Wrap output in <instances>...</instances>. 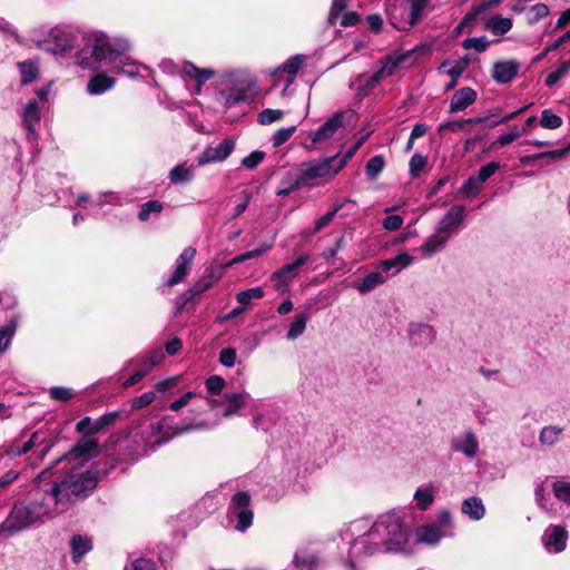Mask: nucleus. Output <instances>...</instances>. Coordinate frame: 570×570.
<instances>
[{"instance_id": "31", "label": "nucleus", "mask_w": 570, "mask_h": 570, "mask_svg": "<svg viewBox=\"0 0 570 570\" xmlns=\"http://www.w3.org/2000/svg\"><path fill=\"white\" fill-rule=\"evenodd\" d=\"M413 262H414V257L413 256H411L406 252H402V253L397 254L393 258H389V259L382 261L380 263V267L384 272H390V271L394 269V274H397L402 269H404V268L409 267L410 265H412Z\"/></svg>"}, {"instance_id": "10", "label": "nucleus", "mask_w": 570, "mask_h": 570, "mask_svg": "<svg viewBox=\"0 0 570 570\" xmlns=\"http://www.w3.org/2000/svg\"><path fill=\"white\" fill-rule=\"evenodd\" d=\"M229 524L239 532H245L253 523L254 512L250 495L245 491L236 492L230 500L227 513Z\"/></svg>"}, {"instance_id": "39", "label": "nucleus", "mask_w": 570, "mask_h": 570, "mask_svg": "<svg viewBox=\"0 0 570 570\" xmlns=\"http://www.w3.org/2000/svg\"><path fill=\"white\" fill-rule=\"evenodd\" d=\"M308 320L309 316L305 312L296 314L294 316L293 322L289 324V328L286 333V338L288 341H295L301 335H303L306 330Z\"/></svg>"}, {"instance_id": "62", "label": "nucleus", "mask_w": 570, "mask_h": 570, "mask_svg": "<svg viewBox=\"0 0 570 570\" xmlns=\"http://www.w3.org/2000/svg\"><path fill=\"white\" fill-rule=\"evenodd\" d=\"M500 166L495 161H491L485 166H482L476 175H473L481 184L487 181L492 175L499 170Z\"/></svg>"}, {"instance_id": "29", "label": "nucleus", "mask_w": 570, "mask_h": 570, "mask_svg": "<svg viewBox=\"0 0 570 570\" xmlns=\"http://www.w3.org/2000/svg\"><path fill=\"white\" fill-rule=\"evenodd\" d=\"M449 238L446 235L441 234L439 230L435 232L428 237V239L422 244L420 250L425 258L431 257L435 253L443 249L448 243Z\"/></svg>"}, {"instance_id": "47", "label": "nucleus", "mask_w": 570, "mask_h": 570, "mask_svg": "<svg viewBox=\"0 0 570 570\" xmlns=\"http://www.w3.org/2000/svg\"><path fill=\"white\" fill-rule=\"evenodd\" d=\"M32 442L33 448L42 446L40 450V456L43 458L52 446V441L48 440V434L43 431H36L29 439Z\"/></svg>"}, {"instance_id": "14", "label": "nucleus", "mask_w": 570, "mask_h": 570, "mask_svg": "<svg viewBox=\"0 0 570 570\" xmlns=\"http://www.w3.org/2000/svg\"><path fill=\"white\" fill-rule=\"evenodd\" d=\"M569 540L568 530L560 524L549 525L541 535V543L548 553L558 554L566 550Z\"/></svg>"}, {"instance_id": "37", "label": "nucleus", "mask_w": 570, "mask_h": 570, "mask_svg": "<svg viewBox=\"0 0 570 570\" xmlns=\"http://www.w3.org/2000/svg\"><path fill=\"white\" fill-rule=\"evenodd\" d=\"M381 81L375 78V72L372 75L362 73L351 83V87L357 92L358 96L365 97L370 90Z\"/></svg>"}, {"instance_id": "32", "label": "nucleus", "mask_w": 570, "mask_h": 570, "mask_svg": "<svg viewBox=\"0 0 570 570\" xmlns=\"http://www.w3.org/2000/svg\"><path fill=\"white\" fill-rule=\"evenodd\" d=\"M294 570H316L318 558L306 549H298L293 559Z\"/></svg>"}, {"instance_id": "5", "label": "nucleus", "mask_w": 570, "mask_h": 570, "mask_svg": "<svg viewBox=\"0 0 570 570\" xmlns=\"http://www.w3.org/2000/svg\"><path fill=\"white\" fill-rule=\"evenodd\" d=\"M216 101L224 108H232L247 97L255 87V81L244 71H228L218 79Z\"/></svg>"}, {"instance_id": "6", "label": "nucleus", "mask_w": 570, "mask_h": 570, "mask_svg": "<svg viewBox=\"0 0 570 570\" xmlns=\"http://www.w3.org/2000/svg\"><path fill=\"white\" fill-rule=\"evenodd\" d=\"M78 35L66 26L39 27L33 30L32 41L38 48L53 55H67L75 48Z\"/></svg>"}, {"instance_id": "26", "label": "nucleus", "mask_w": 570, "mask_h": 570, "mask_svg": "<svg viewBox=\"0 0 570 570\" xmlns=\"http://www.w3.org/2000/svg\"><path fill=\"white\" fill-rule=\"evenodd\" d=\"M41 108L37 100H30L21 112L22 122L28 131V136L36 135V125L40 121Z\"/></svg>"}, {"instance_id": "43", "label": "nucleus", "mask_w": 570, "mask_h": 570, "mask_svg": "<svg viewBox=\"0 0 570 570\" xmlns=\"http://www.w3.org/2000/svg\"><path fill=\"white\" fill-rule=\"evenodd\" d=\"M435 499L434 490L432 487L419 488L414 493V501L416 507L424 511L429 509Z\"/></svg>"}, {"instance_id": "7", "label": "nucleus", "mask_w": 570, "mask_h": 570, "mask_svg": "<svg viewBox=\"0 0 570 570\" xmlns=\"http://www.w3.org/2000/svg\"><path fill=\"white\" fill-rule=\"evenodd\" d=\"M430 0H394L387 7L391 24L397 30H409L419 23L429 7Z\"/></svg>"}, {"instance_id": "64", "label": "nucleus", "mask_w": 570, "mask_h": 570, "mask_svg": "<svg viewBox=\"0 0 570 570\" xmlns=\"http://www.w3.org/2000/svg\"><path fill=\"white\" fill-rule=\"evenodd\" d=\"M125 570H157V566L151 559L138 558L127 564Z\"/></svg>"}, {"instance_id": "56", "label": "nucleus", "mask_w": 570, "mask_h": 570, "mask_svg": "<svg viewBox=\"0 0 570 570\" xmlns=\"http://www.w3.org/2000/svg\"><path fill=\"white\" fill-rule=\"evenodd\" d=\"M296 131V126H289L276 130L272 137L273 146L279 147L285 144Z\"/></svg>"}, {"instance_id": "36", "label": "nucleus", "mask_w": 570, "mask_h": 570, "mask_svg": "<svg viewBox=\"0 0 570 570\" xmlns=\"http://www.w3.org/2000/svg\"><path fill=\"white\" fill-rule=\"evenodd\" d=\"M299 185H303L299 171L289 170L282 178L279 186L276 190V195L287 196L291 191L295 190Z\"/></svg>"}, {"instance_id": "40", "label": "nucleus", "mask_w": 570, "mask_h": 570, "mask_svg": "<svg viewBox=\"0 0 570 570\" xmlns=\"http://www.w3.org/2000/svg\"><path fill=\"white\" fill-rule=\"evenodd\" d=\"M469 66V58L458 61H443L439 67V71L446 73L451 79H459Z\"/></svg>"}, {"instance_id": "20", "label": "nucleus", "mask_w": 570, "mask_h": 570, "mask_svg": "<svg viewBox=\"0 0 570 570\" xmlns=\"http://www.w3.org/2000/svg\"><path fill=\"white\" fill-rule=\"evenodd\" d=\"M465 217V208L462 205L452 206L444 217L439 222L436 230L450 238L462 225Z\"/></svg>"}, {"instance_id": "3", "label": "nucleus", "mask_w": 570, "mask_h": 570, "mask_svg": "<svg viewBox=\"0 0 570 570\" xmlns=\"http://www.w3.org/2000/svg\"><path fill=\"white\" fill-rule=\"evenodd\" d=\"M98 482V473L92 470L85 472H72L60 483H52L47 490V499L53 502L56 511L63 512L69 502L70 495H87Z\"/></svg>"}, {"instance_id": "23", "label": "nucleus", "mask_w": 570, "mask_h": 570, "mask_svg": "<svg viewBox=\"0 0 570 570\" xmlns=\"http://www.w3.org/2000/svg\"><path fill=\"white\" fill-rule=\"evenodd\" d=\"M476 91L470 87L459 89L451 98L449 111L454 114L465 110L476 101Z\"/></svg>"}, {"instance_id": "33", "label": "nucleus", "mask_w": 570, "mask_h": 570, "mask_svg": "<svg viewBox=\"0 0 570 570\" xmlns=\"http://www.w3.org/2000/svg\"><path fill=\"white\" fill-rule=\"evenodd\" d=\"M513 27V21L510 18H504L500 14L492 16L484 24V28L493 36L503 37Z\"/></svg>"}, {"instance_id": "16", "label": "nucleus", "mask_w": 570, "mask_h": 570, "mask_svg": "<svg viewBox=\"0 0 570 570\" xmlns=\"http://www.w3.org/2000/svg\"><path fill=\"white\" fill-rule=\"evenodd\" d=\"M451 449L472 460L478 455L480 443L476 434L471 430L453 436L450 440Z\"/></svg>"}, {"instance_id": "8", "label": "nucleus", "mask_w": 570, "mask_h": 570, "mask_svg": "<svg viewBox=\"0 0 570 570\" xmlns=\"http://www.w3.org/2000/svg\"><path fill=\"white\" fill-rule=\"evenodd\" d=\"M341 170L337 156L327 157L320 161L303 163L298 168L303 186L309 188L330 181Z\"/></svg>"}, {"instance_id": "35", "label": "nucleus", "mask_w": 570, "mask_h": 570, "mask_svg": "<svg viewBox=\"0 0 570 570\" xmlns=\"http://www.w3.org/2000/svg\"><path fill=\"white\" fill-rule=\"evenodd\" d=\"M115 83V78L106 73H98L89 80L87 90L90 95H100L111 89Z\"/></svg>"}, {"instance_id": "45", "label": "nucleus", "mask_w": 570, "mask_h": 570, "mask_svg": "<svg viewBox=\"0 0 570 570\" xmlns=\"http://www.w3.org/2000/svg\"><path fill=\"white\" fill-rule=\"evenodd\" d=\"M482 189V184L471 176L459 189V195L466 199H472L478 196Z\"/></svg>"}, {"instance_id": "25", "label": "nucleus", "mask_w": 570, "mask_h": 570, "mask_svg": "<svg viewBox=\"0 0 570 570\" xmlns=\"http://www.w3.org/2000/svg\"><path fill=\"white\" fill-rule=\"evenodd\" d=\"M111 65V72L115 73H122L126 75L129 78H135L140 73L141 69H147L146 66L139 63L138 61L134 60L128 56V52L121 55L117 62L110 63Z\"/></svg>"}, {"instance_id": "30", "label": "nucleus", "mask_w": 570, "mask_h": 570, "mask_svg": "<svg viewBox=\"0 0 570 570\" xmlns=\"http://www.w3.org/2000/svg\"><path fill=\"white\" fill-rule=\"evenodd\" d=\"M195 177V166L187 163L175 166L168 175L171 184L184 185L190 183Z\"/></svg>"}, {"instance_id": "44", "label": "nucleus", "mask_w": 570, "mask_h": 570, "mask_svg": "<svg viewBox=\"0 0 570 570\" xmlns=\"http://www.w3.org/2000/svg\"><path fill=\"white\" fill-rule=\"evenodd\" d=\"M384 167L385 158L382 155H376L372 157L365 166V173L367 178L371 180L376 179L383 171Z\"/></svg>"}, {"instance_id": "18", "label": "nucleus", "mask_w": 570, "mask_h": 570, "mask_svg": "<svg viewBox=\"0 0 570 570\" xmlns=\"http://www.w3.org/2000/svg\"><path fill=\"white\" fill-rule=\"evenodd\" d=\"M308 255H301L295 262L284 265L279 271L275 272L272 276L276 281V289L285 292L289 282L296 278L299 274V268L309 262Z\"/></svg>"}, {"instance_id": "57", "label": "nucleus", "mask_w": 570, "mask_h": 570, "mask_svg": "<svg viewBox=\"0 0 570 570\" xmlns=\"http://www.w3.org/2000/svg\"><path fill=\"white\" fill-rule=\"evenodd\" d=\"M527 134V130L525 129H519L518 127H514L512 131L508 132V134H504L502 136H500L494 142H493V146L494 147H503V146H507L511 142H513L514 140H517L519 137H521L522 135Z\"/></svg>"}, {"instance_id": "1", "label": "nucleus", "mask_w": 570, "mask_h": 570, "mask_svg": "<svg viewBox=\"0 0 570 570\" xmlns=\"http://www.w3.org/2000/svg\"><path fill=\"white\" fill-rule=\"evenodd\" d=\"M341 538L348 544L344 570H362L361 560L382 553H396L405 549L409 533L403 518L395 511L379 515L374 521L360 518L345 524Z\"/></svg>"}, {"instance_id": "59", "label": "nucleus", "mask_w": 570, "mask_h": 570, "mask_svg": "<svg viewBox=\"0 0 570 570\" xmlns=\"http://www.w3.org/2000/svg\"><path fill=\"white\" fill-rule=\"evenodd\" d=\"M117 416H118V414L116 412H110V413H107V414L100 416L97 421H95L92 423V425L90 428V433L91 434L98 433L104 428L112 424L116 421Z\"/></svg>"}, {"instance_id": "42", "label": "nucleus", "mask_w": 570, "mask_h": 570, "mask_svg": "<svg viewBox=\"0 0 570 570\" xmlns=\"http://www.w3.org/2000/svg\"><path fill=\"white\" fill-rule=\"evenodd\" d=\"M563 433V428L558 425H548L544 426L540 434L539 441L544 446H553L561 440Z\"/></svg>"}, {"instance_id": "12", "label": "nucleus", "mask_w": 570, "mask_h": 570, "mask_svg": "<svg viewBox=\"0 0 570 570\" xmlns=\"http://www.w3.org/2000/svg\"><path fill=\"white\" fill-rule=\"evenodd\" d=\"M430 50V47L426 45L416 47L405 53L397 56H385L380 60V67L375 71V78L383 80L387 77H391L395 73L399 67L405 62L407 59L412 58L414 55H424Z\"/></svg>"}, {"instance_id": "24", "label": "nucleus", "mask_w": 570, "mask_h": 570, "mask_svg": "<svg viewBox=\"0 0 570 570\" xmlns=\"http://www.w3.org/2000/svg\"><path fill=\"white\" fill-rule=\"evenodd\" d=\"M520 65L514 60L497 61L492 68V78L499 83H508L517 76Z\"/></svg>"}, {"instance_id": "46", "label": "nucleus", "mask_w": 570, "mask_h": 570, "mask_svg": "<svg viewBox=\"0 0 570 570\" xmlns=\"http://www.w3.org/2000/svg\"><path fill=\"white\" fill-rule=\"evenodd\" d=\"M553 495L567 504H570V480H557L552 484Z\"/></svg>"}, {"instance_id": "61", "label": "nucleus", "mask_w": 570, "mask_h": 570, "mask_svg": "<svg viewBox=\"0 0 570 570\" xmlns=\"http://www.w3.org/2000/svg\"><path fill=\"white\" fill-rule=\"evenodd\" d=\"M215 282L213 274L205 275L203 278L197 281L191 287L190 293L194 295H199L205 291L209 289Z\"/></svg>"}, {"instance_id": "54", "label": "nucleus", "mask_w": 570, "mask_h": 570, "mask_svg": "<svg viewBox=\"0 0 570 570\" xmlns=\"http://www.w3.org/2000/svg\"><path fill=\"white\" fill-rule=\"evenodd\" d=\"M540 125L547 129H557L561 127L562 119L549 109H544L541 114Z\"/></svg>"}, {"instance_id": "34", "label": "nucleus", "mask_w": 570, "mask_h": 570, "mask_svg": "<svg viewBox=\"0 0 570 570\" xmlns=\"http://www.w3.org/2000/svg\"><path fill=\"white\" fill-rule=\"evenodd\" d=\"M70 548L73 562H79L81 558L92 549V541L87 535L75 534L70 540Z\"/></svg>"}, {"instance_id": "21", "label": "nucleus", "mask_w": 570, "mask_h": 570, "mask_svg": "<svg viewBox=\"0 0 570 570\" xmlns=\"http://www.w3.org/2000/svg\"><path fill=\"white\" fill-rule=\"evenodd\" d=\"M99 452V444L95 439L82 438L67 452L63 458L59 459V461H71L78 459L87 461L98 455Z\"/></svg>"}, {"instance_id": "55", "label": "nucleus", "mask_w": 570, "mask_h": 570, "mask_svg": "<svg viewBox=\"0 0 570 570\" xmlns=\"http://www.w3.org/2000/svg\"><path fill=\"white\" fill-rule=\"evenodd\" d=\"M208 396L212 395H220L223 389L225 387V380L218 375L209 376L205 382Z\"/></svg>"}, {"instance_id": "52", "label": "nucleus", "mask_w": 570, "mask_h": 570, "mask_svg": "<svg viewBox=\"0 0 570 570\" xmlns=\"http://www.w3.org/2000/svg\"><path fill=\"white\" fill-rule=\"evenodd\" d=\"M462 46L466 50L473 49L478 52H484L489 48L490 41L485 36H481L465 39Z\"/></svg>"}, {"instance_id": "48", "label": "nucleus", "mask_w": 570, "mask_h": 570, "mask_svg": "<svg viewBox=\"0 0 570 570\" xmlns=\"http://www.w3.org/2000/svg\"><path fill=\"white\" fill-rule=\"evenodd\" d=\"M549 8L544 3H537L532 6L527 13V21L529 24H535L541 19L549 14Z\"/></svg>"}, {"instance_id": "2", "label": "nucleus", "mask_w": 570, "mask_h": 570, "mask_svg": "<svg viewBox=\"0 0 570 570\" xmlns=\"http://www.w3.org/2000/svg\"><path fill=\"white\" fill-rule=\"evenodd\" d=\"M132 49L126 37H109L101 31L82 37V46L76 53L77 63L85 69H96L102 61L117 62V59Z\"/></svg>"}, {"instance_id": "50", "label": "nucleus", "mask_w": 570, "mask_h": 570, "mask_svg": "<svg viewBox=\"0 0 570 570\" xmlns=\"http://www.w3.org/2000/svg\"><path fill=\"white\" fill-rule=\"evenodd\" d=\"M163 208V204L159 200H149L141 205L138 218L141 222H147L151 214H159Z\"/></svg>"}, {"instance_id": "17", "label": "nucleus", "mask_w": 570, "mask_h": 570, "mask_svg": "<svg viewBox=\"0 0 570 570\" xmlns=\"http://www.w3.org/2000/svg\"><path fill=\"white\" fill-rule=\"evenodd\" d=\"M235 148V142L232 139L220 141L218 145L208 146L197 157V165L204 166L212 163L224 161L229 157Z\"/></svg>"}, {"instance_id": "63", "label": "nucleus", "mask_w": 570, "mask_h": 570, "mask_svg": "<svg viewBox=\"0 0 570 570\" xmlns=\"http://www.w3.org/2000/svg\"><path fill=\"white\" fill-rule=\"evenodd\" d=\"M265 158V153L261 150H255L250 153L248 156L243 158L242 166L247 169H255Z\"/></svg>"}, {"instance_id": "41", "label": "nucleus", "mask_w": 570, "mask_h": 570, "mask_svg": "<svg viewBox=\"0 0 570 570\" xmlns=\"http://www.w3.org/2000/svg\"><path fill=\"white\" fill-rule=\"evenodd\" d=\"M19 316H12L9 322L0 327V353L8 350L11 340L17 331Z\"/></svg>"}, {"instance_id": "49", "label": "nucleus", "mask_w": 570, "mask_h": 570, "mask_svg": "<svg viewBox=\"0 0 570 570\" xmlns=\"http://www.w3.org/2000/svg\"><path fill=\"white\" fill-rule=\"evenodd\" d=\"M18 68L21 75L22 83H29L33 81L38 76V68L31 61L19 62Z\"/></svg>"}, {"instance_id": "53", "label": "nucleus", "mask_w": 570, "mask_h": 570, "mask_svg": "<svg viewBox=\"0 0 570 570\" xmlns=\"http://www.w3.org/2000/svg\"><path fill=\"white\" fill-rule=\"evenodd\" d=\"M284 117V111L279 109H264L258 114L257 120L261 125H271L279 121Z\"/></svg>"}, {"instance_id": "13", "label": "nucleus", "mask_w": 570, "mask_h": 570, "mask_svg": "<svg viewBox=\"0 0 570 570\" xmlns=\"http://www.w3.org/2000/svg\"><path fill=\"white\" fill-rule=\"evenodd\" d=\"M305 60L306 58L303 55L292 56L282 66L271 72L275 83L284 85L283 95H285L289 86L294 83L295 77Z\"/></svg>"}, {"instance_id": "58", "label": "nucleus", "mask_w": 570, "mask_h": 570, "mask_svg": "<svg viewBox=\"0 0 570 570\" xmlns=\"http://www.w3.org/2000/svg\"><path fill=\"white\" fill-rule=\"evenodd\" d=\"M269 249V246L267 245H261L258 248H255L253 250H249V252H246L244 254H240L238 256H236L229 265H236V264H240L245 261H248V259H253V258H257L259 256H262L264 253H266L267 250Z\"/></svg>"}, {"instance_id": "51", "label": "nucleus", "mask_w": 570, "mask_h": 570, "mask_svg": "<svg viewBox=\"0 0 570 570\" xmlns=\"http://www.w3.org/2000/svg\"><path fill=\"white\" fill-rule=\"evenodd\" d=\"M264 296L262 287H252L246 291H242L236 295V299L243 306L248 305L253 299H259Z\"/></svg>"}, {"instance_id": "4", "label": "nucleus", "mask_w": 570, "mask_h": 570, "mask_svg": "<svg viewBox=\"0 0 570 570\" xmlns=\"http://www.w3.org/2000/svg\"><path fill=\"white\" fill-rule=\"evenodd\" d=\"M42 493L41 501L35 500L27 505L16 504L8 518L0 524V532L12 535L40 521L46 515L59 513V511H56L53 502L47 499V488L42 489Z\"/></svg>"}, {"instance_id": "11", "label": "nucleus", "mask_w": 570, "mask_h": 570, "mask_svg": "<svg viewBox=\"0 0 570 570\" xmlns=\"http://www.w3.org/2000/svg\"><path fill=\"white\" fill-rule=\"evenodd\" d=\"M344 115L342 112L334 114L331 118H328L318 129L311 132V141L304 142L303 147L312 151L316 149L318 145L327 142L336 131L343 126Z\"/></svg>"}, {"instance_id": "9", "label": "nucleus", "mask_w": 570, "mask_h": 570, "mask_svg": "<svg viewBox=\"0 0 570 570\" xmlns=\"http://www.w3.org/2000/svg\"><path fill=\"white\" fill-rule=\"evenodd\" d=\"M453 518L449 510H441L436 515L435 523L421 525L416 529L415 535L420 543L435 546L442 538L453 535Z\"/></svg>"}, {"instance_id": "60", "label": "nucleus", "mask_w": 570, "mask_h": 570, "mask_svg": "<svg viewBox=\"0 0 570 570\" xmlns=\"http://www.w3.org/2000/svg\"><path fill=\"white\" fill-rule=\"evenodd\" d=\"M49 395L51 399H53L56 401L66 402V401H69L70 399H72L76 394H75L73 390L70 387L56 386V387H51L49 390Z\"/></svg>"}, {"instance_id": "28", "label": "nucleus", "mask_w": 570, "mask_h": 570, "mask_svg": "<svg viewBox=\"0 0 570 570\" xmlns=\"http://www.w3.org/2000/svg\"><path fill=\"white\" fill-rule=\"evenodd\" d=\"M249 399L246 392L225 394V404L222 411L224 417L236 415Z\"/></svg>"}, {"instance_id": "15", "label": "nucleus", "mask_w": 570, "mask_h": 570, "mask_svg": "<svg viewBox=\"0 0 570 570\" xmlns=\"http://www.w3.org/2000/svg\"><path fill=\"white\" fill-rule=\"evenodd\" d=\"M215 76V71L210 68H199L190 61H185L181 66L180 77L187 85L189 80L195 81V86L190 89L191 95H199L203 85Z\"/></svg>"}, {"instance_id": "22", "label": "nucleus", "mask_w": 570, "mask_h": 570, "mask_svg": "<svg viewBox=\"0 0 570 570\" xmlns=\"http://www.w3.org/2000/svg\"><path fill=\"white\" fill-rule=\"evenodd\" d=\"M409 335L415 345L425 346L431 344L435 338L433 326L425 323H411L409 325Z\"/></svg>"}, {"instance_id": "38", "label": "nucleus", "mask_w": 570, "mask_h": 570, "mask_svg": "<svg viewBox=\"0 0 570 570\" xmlns=\"http://www.w3.org/2000/svg\"><path fill=\"white\" fill-rule=\"evenodd\" d=\"M386 282V277L382 272H372L367 274L363 281L355 285L354 287L361 294H366L379 287L380 285L384 284Z\"/></svg>"}, {"instance_id": "27", "label": "nucleus", "mask_w": 570, "mask_h": 570, "mask_svg": "<svg viewBox=\"0 0 570 570\" xmlns=\"http://www.w3.org/2000/svg\"><path fill=\"white\" fill-rule=\"evenodd\" d=\"M461 511L472 521H480L485 515V507L479 497H470L463 500Z\"/></svg>"}, {"instance_id": "19", "label": "nucleus", "mask_w": 570, "mask_h": 570, "mask_svg": "<svg viewBox=\"0 0 570 570\" xmlns=\"http://www.w3.org/2000/svg\"><path fill=\"white\" fill-rule=\"evenodd\" d=\"M195 256L196 249L193 247H187L181 252L176 259L175 269L171 276L166 281L167 286H175L185 279L190 271Z\"/></svg>"}]
</instances>
